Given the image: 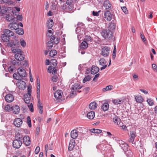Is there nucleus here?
Listing matches in <instances>:
<instances>
[{
  "label": "nucleus",
  "mask_w": 157,
  "mask_h": 157,
  "mask_svg": "<svg viewBox=\"0 0 157 157\" xmlns=\"http://www.w3.org/2000/svg\"><path fill=\"white\" fill-rule=\"evenodd\" d=\"M11 49L13 53H15L14 57L17 60L19 61H21L24 59V56L23 54V52L21 50L17 48H11Z\"/></svg>",
  "instance_id": "1"
},
{
  "label": "nucleus",
  "mask_w": 157,
  "mask_h": 157,
  "mask_svg": "<svg viewBox=\"0 0 157 157\" xmlns=\"http://www.w3.org/2000/svg\"><path fill=\"white\" fill-rule=\"evenodd\" d=\"M28 92L25 94L24 97V101L27 104H29L30 102L31 99V88L28 86L27 88Z\"/></svg>",
  "instance_id": "2"
},
{
  "label": "nucleus",
  "mask_w": 157,
  "mask_h": 157,
  "mask_svg": "<svg viewBox=\"0 0 157 157\" xmlns=\"http://www.w3.org/2000/svg\"><path fill=\"white\" fill-rule=\"evenodd\" d=\"M110 51V48L108 46H105L101 48V55L104 57L109 56Z\"/></svg>",
  "instance_id": "3"
},
{
  "label": "nucleus",
  "mask_w": 157,
  "mask_h": 157,
  "mask_svg": "<svg viewBox=\"0 0 157 157\" xmlns=\"http://www.w3.org/2000/svg\"><path fill=\"white\" fill-rule=\"evenodd\" d=\"M102 36L105 38H109L112 35V32L109 29L103 30L101 32Z\"/></svg>",
  "instance_id": "4"
},
{
  "label": "nucleus",
  "mask_w": 157,
  "mask_h": 157,
  "mask_svg": "<svg viewBox=\"0 0 157 157\" xmlns=\"http://www.w3.org/2000/svg\"><path fill=\"white\" fill-rule=\"evenodd\" d=\"M82 86H81L79 82L76 83L74 85H73L71 87V90H75L74 91H72L71 93V95H74L76 94L75 91L78 89H81Z\"/></svg>",
  "instance_id": "5"
},
{
  "label": "nucleus",
  "mask_w": 157,
  "mask_h": 157,
  "mask_svg": "<svg viewBox=\"0 0 157 157\" xmlns=\"http://www.w3.org/2000/svg\"><path fill=\"white\" fill-rule=\"evenodd\" d=\"M16 85L19 89L23 90L25 89L26 87V83L21 80L18 81L16 83Z\"/></svg>",
  "instance_id": "6"
},
{
  "label": "nucleus",
  "mask_w": 157,
  "mask_h": 157,
  "mask_svg": "<svg viewBox=\"0 0 157 157\" xmlns=\"http://www.w3.org/2000/svg\"><path fill=\"white\" fill-rule=\"evenodd\" d=\"M17 72L18 74L21 79H23V78L25 77L26 75L25 70L22 68H18L17 69Z\"/></svg>",
  "instance_id": "7"
},
{
  "label": "nucleus",
  "mask_w": 157,
  "mask_h": 157,
  "mask_svg": "<svg viewBox=\"0 0 157 157\" xmlns=\"http://www.w3.org/2000/svg\"><path fill=\"white\" fill-rule=\"evenodd\" d=\"M119 144H120V146L124 152L125 153L128 154V151H126L129 149L128 145L124 143L122 141H120Z\"/></svg>",
  "instance_id": "8"
},
{
  "label": "nucleus",
  "mask_w": 157,
  "mask_h": 157,
  "mask_svg": "<svg viewBox=\"0 0 157 157\" xmlns=\"http://www.w3.org/2000/svg\"><path fill=\"white\" fill-rule=\"evenodd\" d=\"M22 144L21 140H14L13 143V146L14 148L18 149L19 148Z\"/></svg>",
  "instance_id": "9"
},
{
  "label": "nucleus",
  "mask_w": 157,
  "mask_h": 157,
  "mask_svg": "<svg viewBox=\"0 0 157 157\" xmlns=\"http://www.w3.org/2000/svg\"><path fill=\"white\" fill-rule=\"evenodd\" d=\"M99 64L100 65L103 66L100 68L101 70L105 69L107 67L106 62L105 59L104 58H101L99 60Z\"/></svg>",
  "instance_id": "10"
},
{
  "label": "nucleus",
  "mask_w": 157,
  "mask_h": 157,
  "mask_svg": "<svg viewBox=\"0 0 157 157\" xmlns=\"http://www.w3.org/2000/svg\"><path fill=\"white\" fill-rule=\"evenodd\" d=\"M62 94V92L61 90H58L55 92L54 96L57 100H58L61 98Z\"/></svg>",
  "instance_id": "11"
},
{
  "label": "nucleus",
  "mask_w": 157,
  "mask_h": 157,
  "mask_svg": "<svg viewBox=\"0 0 157 157\" xmlns=\"http://www.w3.org/2000/svg\"><path fill=\"white\" fill-rule=\"evenodd\" d=\"M22 121L19 118H16L13 121L14 124L18 127H20L22 124Z\"/></svg>",
  "instance_id": "12"
},
{
  "label": "nucleus",
  "mask_w": 157,
  "mask_h": 157,
  "mask_svg": "<svg viewBox=\"0 0 157 157\" xmlns=\"http://www.w3.org/2000/svg\"><path fill=\"white\" fill-rule=\"evenodd\" d=\"M112 118L113 122L116 124L117 125H119L120 123L121 120L118 116L114 114H113L111 115Z\"/></svg>",
  "instance_id": "13"
},
{
  "label": "nucleus",
  "mask_w": 157,
  "mask_h": 157,
  "mask_svg": "<svg viewBox=\"0 0 157 157\" xmlns=\"http://www.w3.org/2000/svg\"><path fill=\"white\" fill-rule=\"evenodd\" d=\"M8 27L11 30H16L19 28V25L15 22H13L9 25Z\"/></svg>",
  "instance_id": "14"
},
{
  "label": "nucleus",
  "mask_w": 157,
  "mask_h": 157,
  "mask_svg": "<svg viewBox=\"0 0 157 157\" xmlns=\"http://www.w3.org/2000/svg\"><path fill=\"white\" fill-rule=\"evenodd\" d=\"M6 18L8 21L14 22L15 21V17L12 14H6Z\"/></svg>",
  "instance_id": "15"
},
{
  "label": "nucleus",
  "mask_w": 157,
  "mask_h": 157,
  "mask_svg": "<svg viewBox=\"0 0 157 157\" xmlns=\"http://www.w3.org/2000/svg\"><path fill=\"white\" fill-rule=\"evenodd\" d=\"M14 99V98L13 95L10 94H7L5 96V100L8 102H12Z\"/></svg>",
  "instance_id": "16"
},
{
  "label": "nucleus",
  "mask_w": 157,
  "mask_h": 157,
  "mask_svg": "<svg viewBox=\"0 0 157 157\" xmlns=\"http://www.w3.org/2000/svg\"><path fill=\"white\" fill-rule=\"evenodd\" d=\"M3 32L4 34L8 37L13 36L14 34V33L13 31L7 29H5Z\"/></svg>",
  "instance_id": "17"
},
{
  "label": "nucleus",
  "mask_w": 157,
  "mask_h": 157,
  "mask_svg": "<svg viewBox=\"0 0 157 157\" xmlns=\"http://www.w3.org/2000/svg\"><path fill=\"white\" fill-rule=\"evenodd\" d=\"M104 17L107 21H110L112 18V15L109 11H107L105 13Z\"/></svg>",
  "instance_id": "18"
},
{
  "label": "nucleus",
  "mask_w": 157,
  "mask_h": 157,
  "mask_svg": "<svg viewBox=\"0 0 157 157\" xmlns=\"http://www.w3.org/2000/svg\"><path fill=\"white\" fill-rule=\"evenodd\" d=\"M130 135L131 138L129 139V142L133 143L136 136V132L135 131H130Z\"/></svg>",
  "instance_id": "19"
},
{
  "label": "nucleus",
  "mask_w": 157,
  "mask_h": 157,
  "mask_svg": "<svg viewBox=\"0 0 157 157\" xmlns=\"http://www.w3.org/2000/svg\"><path fill=\"white\" fill-rule=\"evenodd\" d=\"M78 136V131L76 129L72 130L71 132V136L73 139H76Z\"/></svg>",
  "instance_id": "20"
},
{
  "label": "nucleus",
  "mask_w": 157,
  "mask_h": 157,
  "mask_svg": "<svg viewBox=\"0 0 157 157\" xmlns=\"http://www.w3.org/2000/svg\"><path fill=\"white\" fill-rule=\"evenodd\" d=\"M19 42L17 40H15L12 41L11 42H10L7 44V46L9 47H12V48H14L13 47L18 45Z\"/></svg>",
  "instance_id": "21"
},
{
  "label": "nucleus",
  "mask_w": 157,
  "mask_h": 157,
  "mask_svg": "<svg viewBox=\"0 0 157 157\" xmlns=\"http://www.w3.org/2000/svg\"><path fill=\"white\" fill-rule=\"evenodd\" d=\"M75 141L74 140H72L70 141L68 146L69 150L72 151L73 150L75 147Z\"/></svg>",
  "instance_id": "22"
},
{
  "label": "nucleus",
  "mask_w": 157,
  "mask_h": 157,
  "mask_svg": "<svg viewBox=\"0 0 157 157\" xmlns=\"http://www.w3.org/2000/svg\"><path fill=\"white\" fill-rule=\"evenodd\" d=\"M23 142L26 145L28 146L30 144L29 137L27 136H25L23 138Z\"/></svg>",
  "instance_id": "23"
},
{
  "label": "nucleus",
  "mask_w": 157,
  "mask_h": 157,
  "mask_svg": "<svg viewBox=\"0 0 157 157\" xmlns=\"http://www.w3.org/2000/svg\"><path fill=\"white\" fill-rule=\"evenodd\" d=\"M104 6L106 9L110 10L112 8V5L110 3L109 1L108 0H106L104 2Z\"/></svg>",
  "instance_id": "24"
},
{
  "label": "nucleus",
  "mask_w": 157,
  "mask_h": 157,
  "mask_svg": "<svg viewBox=\"0 0 157 157\" xmlns=\"http://www.w3.org/2000/svg\"><path fill=\"white\" fill-rule=\"evenodd\" d=\"M99 68L95 66H93L92 67L90 70L91 73L92 74H95L99 71Z\"/></svg>",
  "instance_id": "25"
},
{
  "label": "nucleus",
  "mask_w": 157,
  "mask_h": 157,
  "mask_svg": "<svg viewBox=\"0 0 157 157\" xmlns=\"http://www.w3.org/2000/svg\"><path fill=\"white\" fill-rule=\"evenodd\" d=\"M20 110V109L18 106L15 105L12 106V111H13V113L14 114H18L19 113Z\"/></svg>",
  "instance_id": "26"
},
{
  "label": "nucleus",
  "mask_w": 157,
  "mask_h": 157,
  "mask_svg": "<svg viewBox=\"0 0 157 157\" xmlns=\"http://www.w3.org/2000/svg\"><path fill=\"white\" fill-rule=\"evenodd\" d=\"M51 40H52L55 44H58L59 41V38L58 37H56L55 36H53L51 38Z\"/></svg>",
  "instance_id": "27"
},
{
  "label": "nucleus",
  "mask_w": 157,
  "mask_h": 157,
  "mask_svg": "<svg viewBox=\"0 0 157 157\" xmlns=\"http://www.w3.org/2000/svg\"><path fill=\"white\" fill-rule=\"evenodd\" d=\"M97 105V104L96 102H92L89 104V108L91 110H94L96 108Z\"/></svg>",
  "instance_id": "28"
},
{
  "label": "nucleus",
  "mask_w": 157,
  "mask_h": 157,
  "mask_svg": "<svg viewBox=\"0 0 157 157\" xmlns=\"http://www.w3.org/2000/svg\"><path fill=\"white\" fill-rule=\"evenodd\" d=\"M40 80L37 78V90L36 94H38V96L39 95V94H40Z\"/></svg>",
  "instance_id": "29"
},
{
  "label": "nucleus",
  "mask_w": 157,
  "mask_h": 157,
  "mask_svg": "<svg viewBox=\"0 0 157 157\" xmlns=\"http://www.w3.org/2000/svg\"><path fill=\"white\" fill-rule=\"evenodd\" d=\"M87 116L89 119H92L95 116V113L94 112L91 111L87 113Z\"/></svg>",
  "instance_id": "30"
},
{
  "label": "nucleus",
  "mask_w": 157,
  "mask_h": 157,
  "mask_svg": "<svg viewBox=\"0 0 157 157\" xmlns=\"http://www.w3.org/2000/svg\"><path fill=\"white\" fill-rule=\"evenodd\" d=\"M109 105L108 103H104L101 106V109L104 111L107 110L109 109Z\"/></svg>",
  "instance_id": "31"
},
{
  "label": "nucleus",
  "mask_w": 157,
  "mask_h": 157,
  "mask_svg": "<svg viewBox=\"0 0 157 157\" xmlns=\"http://www.w3.org/2000/svg\"><path fill=\"white\" fill-rule=\"evenodd\" d=\"M2 40L4 42H7L9 41V38L5 35V34H2L1 36Z\"/></svg>",
  "instance_id": "32"
},
{
  "label": "nucleus",
  "mask_w": 157,
  "mask_h": 157,
  "mask_svg": "<svg viewBox=\"0 0 157 157\" xmlns=\"http://www.w3.org/2000/svg\"><path fill=\"white\" fill-rule=\"evenodd\" d=\"M88 47V44L85 40H84L81 44V48L83 49H86Z\"/></svg>",
  "instance_id": "33"
},
{
  "label": "nucleus",
  "mask_w": 157,
  "mask_h": 157,
  "mask_svg": "<svg viewBox=\"0 0 157 157\" xmlns=\"http://www.w3.org/2000/svg\"><path fill=\"white\" fill-rule=\"evenodd\" d=\"M16 30V33L18 35H22L24 33L23 29L22 28H18Z\"/></svg>",
  "instance_id": "34"
},
{
  "label": "nucleus",
  "mask_w": 157,
  "mask_h": 157,
  "mask_svg": "<svg viewBox=\"0 0 157 157\" xmlns=\"http://www.w3.org/2000/svg\"><path fill=\"white\" fill-rule=\"evenodd\" d=\"M90 132L95 133H100L102 132V130L99 129L93 128L90 130Z\"/></svg>",
  "instance_id": "35"
},
{
  "label": "nucleus",
  "mask_w": 157,
  "mask_h": 157,
  "mask_svg": "<svg viewBox=\"0 0 157 157\" xmlns=\"http://www.w3.org/2000/svg\"><path fill=\"white\" fill-rule=\"evenodd\" d=\"M47 24L49 28L52 27L53 25V20L52 19H50L48 21Z\"/></svg>",
  "instance_id": "36"
},
{
  "label": "nucleus",
  "mask_w": 157,
  "mask_h": 157,
  "mask_svg": "<svg viewBox=\"0 0 157 157\" xmlns=\"http://www.w3.org/2000/svg\"><path fill=\"white\" fill-rule=\"evenodd\" d=\"M12 106L11 105H7L5 107V110L7 112L11 111H12Z\"/></svg>",
  "instance_id": "37"
},
{
  "label": "nucleus",
  "mask_w": 157,
  "mask_h": 157,
  "mask_svg": "<svg viewBox=\"0 0 157 157\" xmlns=\"http://www.w3.org/2000/svg\"><path fill=\"white\" fill-rule=\"evenodd\" d=\"M135 99L137 102L141 103L143 101V98L141 96H135Z\"/></svg>",
  "instance_id": "38"
},
{
  "label": "nucleus",
  "mask_w": 157,
  "mask_h": 157,
  "mask_svg": "<svg viewBox=\"0 0 157 157\" xmlns=\"http://www.w3.org/2000/svg\"><path fill=\"white\" fill-rule=\"evenodd\" d=\"M112 87L113 86L112 85H109L106 86L105 88H103L102 89V91L103 92H105L107 90H110L112 89Z\"/></svg>",
  "instance_id": "39"
},
{
  "label": "nucleus",
  "mask_w": 157,
  "mask_h": 157,
  "mask_svg": "<svg viewBox=\"0 0 157 157\" xmlns=\"http://www.w3.org/2000/svg\"><path fill=\"white\" fill-rule=\"evenodd\" d=\"M57 54V52L56 50H52L50 52L49 55L50 56L52 57Z\"/></svg>",
  "instance_id": "40"
},
{
  "label": "nucleus",
  "mask_w": 157,
  "mask_h": 157,
  "mask_svg": "<svg viewBox=\"0 0 157 157\" xmlns=\"http://www.w3.org/2000/svg\"><path fill=\"white\" fill-rule=\"evenodd\" d=\"M91 78V77L89 75L86 76L83 79V82L84 83L87 81H89L90 80Z\"/></svg>",
  "instance_id": "41"
},
{
  "label": "nucleus",
  "mask_w": 157,
  "mask_h": 157,
  "mask_svg": "<svg viewBox=\"0 0 157 157\" xmlns=\"http://www.w3.org/2000/svg\"><path fill=\"white\" fill-rule=\"evenodd\" d=\"M11 62L12 64L14 65H18L19 63V61L15 59H11Z\"/></svg>",
  "instance_id": "42"
},
{
  "label": "nucleus",
  "mask_w": 157,
  "mask_h": 157,
  "mask_svg": "<svg viewBox=\"0 0 157 157\" xmlns=\"http://www.w3.org/2000/svg\"><path fill=\"white\" fill-rule=\"evenodd\" d=\"M51 63L52 64L53 67H56L57 64V61L56 59H53L51 60Z\"/></svg>",
  "instance_id": "43"
},
{
  "label": "nucleus",
  "mask_w": 157,
  "mask_h": 157,
  "mask_svg": "<svg viewBox=\"0 0 157 157\" xmlns=\"http://www.w3.org/2000/svg\"><path fill=\"white\" fill-rule=\"evenodd\" d=\"M148 105L152 106L154 104L153 101L151 98L148 99L147 101Z\"/></svg>",
  "instance_id": "44"
},
{
  "label": "nucleus",
  "mask_w": 157,
  "mask_h": 157,
  "mask_svg": "<svg viewBox=\"0 0 157 157\" xmlns=\"http://www.w3.org/2000/svg\"><path fill=\"white\" fill-rule=\"evenodd\" d=\"M27 122L28 123V125L29 126V127H31L32 125H31V120L29 116L27 117Z\"/></svg>",
  "instance_id": "45"
},
{
  "label": "nucleus",
  "mask_w": 157,
  "mask_h": 157,
  "mask_svg": "<svg viewBox=\"0 0 157 157\" xmlns=\"http://www.w3.org/2000/svg\"><path fill=\"white\" fill-rule=\"evenodd\" d=\"M53 44L54 43H53V41H52L51 40H50L49 41L48 43V46L49 48H51L53 46Z\"/></svg>",
  "instance_id": "46"
},
{
  "label": "nucleus",
  "mask_w": 157,
  "mask_h": 157,
  "mask_svg": "<svg viewBox=\"0 0 157 157\" xmlns=\"http://www.w3.org/2000/svg\"><path fill=\"white\" fill-rule=\"evenodd\" d=\"M20 42L21 46L24 47L26 45V43L23 39H21L20 40Z\"/></svg>",
  "instance_id": "47"
},
{
  "label": "nucleus",
  "mask_w": 157,
  "mask_h": 157,
  "mask_svg": "<svg viewBox=\"0 0 157 157\" xmlns=\"http://www.w3.org/2000/svg\"><path fill=\"white\" fill-rule=\"evenodd\" d=\"M121 101L119 99H116L114 100L113 101V103L116 105H117L118 104H121Z\"/></svg>",
  "instance_id": "48"
},
{
  "label": "nucleus",
  "mask_w": 157,
  "mask_h": 157,
  "mask_svg": "<svg viewBox=\"0 0 157 157\" xmlns=\"http://www.w3.org/2000/svg\"><path fill=\"white\" fill-rule=\"evenodd\" d=\"M13 78L16 79L18 80L19 79H21V78L20 76L19 75V76L16 73H14L13 74Z\"/></svg>",
  "instance_id": "49"
},
{
  "label": "nucleus",
  "mask_w": 157,
  "mask_h": 157,
  "mask_svg": "<svg viewBox=\"0 0 157 157\" xmlns=\"http://www.w3.org/2000/svg\"><path fill=\"white\" fill-rule=\"evenodd\" d=\"M22 137L20 136V134L19 133H17L15 136V140H21Z\"/></svg>",
  "instance_id": "50"
},
{
  "label": "nucleus",
  "mask_w": 157,
  "mask_h": 157,
  "mask_svg": "<svg viewBox=\"0 0 157 157\" xmlns=\"http://www.w3.org/2000/svg\"><path fill=\"white\" fill-rule=\"evenodd\" d=\"M4 3H6L8 5H11L13 4V2L10 0H5Z\"/></svg>",
  "instance_id": "51"
},
{
  "label": "nucleus",
  "mask_w": 157,
  "mask_h": 157,
  "mask_svg": "<svg viewBox=\"0 0 157 157\" xmlns=\"http://www.w3.org/2000/svg\"><path fill=\"white\" fill-rule=\"evenodd\" d=\"M28 107L29 109L30 110L31 112H33L34 109L33 108V104L32 103H30L29 105H28Z\"/></svg>",
  "instance_id": "52"
},
{
  "label": "nucleus",
  "mask_w": 157,
  "mask_h": 157,
  "mask_svg": "<svg viewBox=\"0 0 157 157\" xmlns=\"http://www.w3.org/2000/svg\"><path fill=\"white\" fill-rule=\"evenodd\" d=\"M101 12V10H100L98 12H95L94 11H93L92 12V14L94 16H99V13L100 12Z\"/></svg>",
  "instance_id": "53"
},
{
  "label": "nucleus",
  "mask_w": 157,
  "mask_h": 157,
  "mask_svg": "<svg viewBox=\"0 0 157 157\" xmlns=\"http://www.w3.org/2000/svg\"><path fill=\"white\" fill-rule=\"evenodd\" d=\"M121 9L126 14L128 13V10L127 8L125 6H124L121 7Z\"/></svg>",
  "instance_id": "54"
},
{
  "label": "nucleus",
  "mask_w": 157,
  "mask_h": 157,
  "mask_svg": "<svg viewBox=\"0 0 157 157\" xmlns=\"http://www.w3.org/2000/svg\"><path fill=\"white\" fill-rule=\"evenodd\" d=\"M89 87H86L83 90V92L85 94L87 93L89 91Z\"/></svg>",
  "instance_id": "55"
},
{
  "label": "nucleus",
  "mask_w": 157,
  "mask_h": 157,
  "mask_svg": "<svg viewBox=\"0 0 157 157\" xmlns=\"http://www.w3.org/2000/svg\"><path fill=\"white\" fill-rule=\"evenodd\" d=\"M39 107H38L39 109V113L40 114H42L43 113V107L42 106H40V105H39Z\"/></svg>",
  "instance_id": "56"
},
{
  "label": "nucleus",
  "mask_w": 157,
  "mask_h": 157,
  "mask_svg": "<svg viewBox=\"0 0 157 157\" xmlns=\"http://www.w3.org/2000/svg\"><path fill=\"white\" fill-rule=\"evenodd\" d=\"M39 96H38V94H37V99H38V105H37V106H38V107H39V105H40V106H41V103L40 102V94H39Z\"/></svg>",
  "instance_id": "57"
},
{
  "label": "nucleus",
  "mask_w": 157,
  "mask_h": 157,
  "mask_svg": "<svg viewBox=\"0 0 157 157\" xmlns=\"http://www.w3.org/2000/svg\"><path fill=\"white\" fill-rule=\"evenodd\" d=\"M57 77L56 75H54L52 77V80L54 82H56L57 80Z\"/></svg>",
  "instance_id": "58"
},
{
  "label": "nucleus",
  "mask_w": 157,
  "mask_h": 157,
  "mask_svg": "<svg viewBox=\"0 0 157 157\" xmlns=\"http://www.w3.org/2000/svg\"><path fill=\"white\" fill-rule=\"evenodd\" d=\"M40 151V148L39 147H37L36 148L35 151V154H37Z\"/></svg>",
  "instance_id": "59"
},
{
  "label": "nucleus",
  "mask_w": 157,
  "mask_h": 157,
  "mask_svg": "<svg viewBox=\"0 0 157 157\" xmlns=\"http://www.w3.org/2000/svg\"><path fill=\"white\" fill-rule=\"evenodd\" d=\"M140 37L143 41L145 43V42L146 41V39L144 34L140 33Z\"/></svg>",
  "instance_id": "60"
},
{
  "label": "nucleus",
  "mask_w": 157,
  "mask_h": 157,
  "mask_svg": "<svg viewBox=\"0 0 157 157\" xmlns=\"http://www.w3.org/2000/svg\"><path fill=\"white\" fill-rule=\"evenodd\" d=\"M53 66H52V65H51V66H49L48 69V72L49 73H51V71H52V69H53Z\"/></svg>",
  "instance_id": "61"
},
{
  "label": "nucleus",
  "mask_w": 157,
  "mask_h": 157,
  "mask_svg": "<svg viewBox=\"0 0 157 157\" xmlns=\"http://www.w3.org/2000/svg\"><path fill=\"white\" fill-rule=\"evenodd\" d=\"M14 67H13L10 66L8 68V70L10 72H12L13 71Z\"/></svg>",
  "instance_id": "62"
},
{
  "label": "nucleus",
  "mask_w": 157,
  "mask_h": 157,
  "mask_svg": "<svg viewBox=\"0 0 157 157\" xmlns=\"http://www.w3.org/2000/svg\"><path fill=\"white\" fill-rule=\"evenodd\" d=\"M91 40V37L89 36H86V38L84 39V40H86L87 41H89Z\"/></svg>",
  "instance_id": "63"
},
{
  "label": "nucleus",
  "mask_w": 157,
  "mask_h": 157,
  "mask_svg": "<svg viewBox=\"0 0 157 157\" xmlns=\"http://www.w3.org/2000/svg\"><path fill=\"white\" fill-rule=\"evenodd\" d=\"M152 67L154 70H156L157 69V66L155 64H152Z\"/></svg>",
  "instance_id": "64"
}]
</instances>
